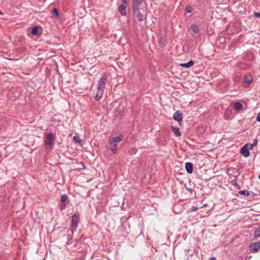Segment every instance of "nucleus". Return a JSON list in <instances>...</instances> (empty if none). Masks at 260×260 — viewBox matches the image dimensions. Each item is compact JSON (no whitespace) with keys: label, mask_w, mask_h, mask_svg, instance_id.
I'll list each match as a JSON object with an SVG mask.
<instances>
[{"label":"nucleus","mask_w":260,"mask_h":260,"mask_svg":"<svg viewBox=\"0 0 260 260\" xmlns=\"http://www.w3.org/2000/svg\"><path fill=\"white\" fill-rule=\"evenodd\" d=\"M135 10L133 11L134 17L137 18L138 21H142L146 18V8H140V10H137L135 7Z\"/></svg>","instance_id":"nucleus-1"},{"label":"nucleus","mask_w":260,"mask_h":260,"mask_svg":"<svg viewBox=\"0 0 260 260\" xmlns=\"http://www.w3.org/2000/svg\"><path fill=\"white\" fill-rule=\"evenodd\" d=\"M105 87V82H99L98 85L97 92L95 96V99L96 101H99L103 96L104 92V89Z\"/></svg>","instance_id":"nucleus-2"},{"label":"nucleus","mask_w":260,"mask_h":260,"mask_svg":"<svg viewBox=\"0 0 260 260\" xmlns=\"http://www.w3.org/2000/svg\"><path fill=\"white\" fill-rule=\"evenodd\" d=\"M128 0H121V3L118 8L119 13L123 16L126 15V8L128 5Z\"/></svg>","instance_id":"nucleus-3"},{"label":"nucleus","mask_w":260,"mask_h":260,"mask_svg":"<svg viewBox=\"0 0 260 260\" xmlns=\"http://www.w3.org/2000/svg\"><path fill=\"white\" fill-rule=\"evenodd\" d=\"M44 142L46 145L49 146L51 149L52 148L54 144V140L53 138V134L52 133H48L47 135Z\"/></svg>","instance_id":"nucleus-4"},{"label":"nucleus","mask_w":260,"mask_h":260,"mask_svg":"<svg viewBox=\"0 0 260 260\" xmlns=\"http://www.w3.org/2000/svg\"><path fill=\"white\" fill-rule=\"evenodd\" d=\"M135 7L137 10H140V8H146L145 4L143 2V0H133L132 4L133 11L135 10Z\"/></svg>","instance_id":"nucleus-5"},{"label":"nucleus","mask_w":260,"mask_h":260,"mask_svg":"<svg viewBox=\"0 0 260 260\" xmlns=\"http://www.w3.org/2000/svg\"><path fill=\"white\" fill-rule=\"evenodd\" d=\"M249 247L251 249V251L253 253H255L257 252L258 250L260 249V242L251 243Z\"/></svg>","instance_id":"nucleus-6"},{"label":"nucleus","mask_w":260,"mask_h":260,"mask_svg":"<svg viewBox=\"0 0 260 260\" xmlns=\"http://www.w3.org/2000/svg\"><path fill=\"white\" fill-rule=\"evenodd\" d=\"M173 119L175 121L178 122L180 124L183 120L182 114L179 111L176 112L173 115Z\"/></svg>","instance_id":"nucleus-7"},{"label":"nucleus","mask_w":260,"mask_h":260,"mask_svg":"<svg viewBox=\"0 0 260 260\" xmlns=\"http://www.w3.org/2000/svg\"><path fill=\"white\" fill-rule=\"evenodd\" d=\"M79 216L77 214H74L72 216V226L76 229L79 223Z\"/></svg>","instance_id":"nucleus-8"},{"label":"nucleus","mask_w":260,"mask_h":260,"mask_svg":"<svg viewBox=\"0 0 260 260\" xmlns=\"http://www.w3.org/2000/svg\"><path fill=\"white\" fill-rule=\"evenodd\" d=\"M249 150L248 147L245 145L241 148L240 152L244 157H247L250 155Z\"/></svg>","instance_id":"nucleus-9"},{"label":"nucleus","mask_w":260,"mask_h":260,"mask_svg":"<svg viewBox=\"0 0 260 260\" xmlns=\"http://www.w3.org/2000/svg\"><path fill=\"white\" fill-rule=\"evenodd\" d=\"M110 149L113 153H115L117 150V143L114 142L112 141H110Z\"/></svg>","instance_id":"nucleus-10"},{"label":"nucleus","mask_w":260,"mask_h":260,"mask_svg":"<svg viewBox=\"0 0 260 260\" xmlns=\"http://www.w3.org/2000/svg\"><path fill=\"white\" fill-rule=\"evenodd\" d=\"M185 169L188 173H191L193 171V165L191 162H186L185 164Z\"/></svg>","instance_id":"nucleus-11"},{"label":"nucleus","mask_w":260,"mask_h":260,"mask_svg":"<svg viewBox=\"0 0 260 260\" xmlns=\"http://www.w3.org/2000/svg\"><path fill=\"white\" fill-rule=\"evenodd\" d=\"M194 64V62L192 60H190L189 62L184 63H180L179 66L185 68H189L192 67Z\"/></svg>","instance_id":"nucleus-12"},{"label":"nucleus","mask_w":260,"mask_h":260,"mask_svg":"<svg viewBox=\"0 0 260 260\" xmlns=\"http://www.w3.org/2000/svg\"><path fill=\"white\" fill-rule=\"evenodd\" d=\"M257 143H258V140L257 139H255L253 141V142L252 143H251V144L248 143L245 145H246V147H248L250 150H252L254 146L257 145Z\"/></svg>","instance_id":"nucleus-13"},{"label":"nucleus","mask_w":260,"mask_h":260,"mask_svg":"<svg viewBox=\"0 0 260 260\" xmlns=\"http://www.w3.org/2000/svg\"><path fill=\"white\" fill-rule=\"evenodd\" d=\"M171 129L172 132L176 137H179L181 136V133L179 132V128L174 126H171Z\"/></svg>","instance_id":"nucleus-14"},{"label":"nucleus","mask_w":260,"mask_h":260,"mask_svg":"<svg viewBox=\"0 0 260 260\" xmlns=\"http://www.w3.org/2000/svg\"><path fill=\"white\" fill-rule=\"evenodd\" d=\"M123 138V136L122 135H120L119 136H117L113 137L111 141H113L114 142L116 143H118L120 142H121Z\"/></svg>","instance_id":"nucleus-15"},{"label":"nucleus","mask_w":260,"mask_h":260,"mask_svg":"<svg viewBox=\"0 0 260 260\" xmlns=\"http://www.w3.org/2000/svg\"><path fill=\"white\" fill-rule=\"evenodd\" d=\"M242 107H243L242 104L239 102H236L234 104V108L236 110H240L242 109Z\"/></svg>","instance_id":"nucleus-16"},{"label":"nucleus","mask_w":260,"mask_h":260,"mask_svg":"<svg viewBox=\"0 0 260 260\" xmlns=\"http://www.w3.org/2000/svg\"><path fill=\"white\" fill-rule=\"evenodd\" d=\"M31 33L34 35L37 36L39 34V27L35 26L32 28Z\"/></svg>","instance_id":"nucleus-17"},{"label":"nucleus","mask_w":260,"mask_h":260,"mask_svg":"<svg viewBox=\"0 0 260 260\" xmlns=\"http://www.w3.org/2000/svg\"><path fill=\"white\" fill-rule=\"evenodd\" d=\"M254 236L255 238L260 237V226L255 230Z\"/></svg>","instance_id":"nucleus-18"},{"label":"nucleus","mask_w":260,"mask_h":260,"mask_svg":"<svg viewBox=\"0 0 260 260\" xmlns=\"http://www.w3.org/2000/svg\"><path fill=\"white\" fill-rule=\"evenodd\" d=\"M191 29L196 34L198 33L199 31L198 27L195 24H193L191 26Z\"/></svg>","instance_id":"nucleus-19"},{"label":"nucleus","mask_w":260,"mask_h":260,"mask_svg":"<svg viewBox=\"0 0 260 260\" xmlns=\"http://www.w3.org/2000/svg\"><path fill=\"white\" fill-rule=\"evenodd\" d=\"M240 194L244 196L245 197H247L249 195V193L248 191L245 190H240L239 191Z\"/></svg>","instance_id":"nucleus-20"},{"label":"nucleus","mask_w":260,"mask_h":260,"mask_svg":"<svg viewBox=\"0 0 260 260\" xmlns=\"http://www.w3.org/2000/svg\"><path fill=\"white\" fill-rule=\"evenodd\" d=\"M68 200V197L66 194L61 195L60 197V202L61 203H64Z\"/></svg>","instance_id":"nucleus-21"},{"label":"nucleus","mask_w":260,"mask_h":260,"mask_svg":"<svg viewBox=\"0 0 260 260\" xmlns=\"http://www.w3.org/2000/svg\"><path fill=\"white\" fill-rule=\"evenodd\" d=\"M252 78L251 75H248L247 76H245V81L246 82H249V81H252Z\"/></svg>","instance_id":"nucleus-22"},{"label":"nucleus","mask_w":260,"mask_h":260,"mask_svg":"<svg viewBox=\"0 0 260 260\" xmlns=\"http://www.w3.org/2000/svg\"><path fill=\"white\" fill-rule=\"evenodd\" d=\"M73 140L76 142H77V143H81V140L79 138V136H74L73 137Z\"/></svg>","instance_id":"nucleus-23"},{"label":"nucleus","mask_w":260,"mask_h":260,"mask_svg":"<svg viewBox=\"0 0 260 260\" xmlns=\"http://www.w3.org/2000/svg\"><path fill=\"white\" fill-rule=\"evenodd\" d=\"M109 80L108 76L107 74L104 75L101 79V81H104Z\"/></svg>","instance_id":"nucleus-24"},{"label":"nucleus","mask_w":260,"mask_h":260,"mask_svg":"<svg viewBox=\"0 0 260 260\" xmlns=\"http://www.w3.org/2000/svg\"><path fill=\"white\" fill-rule=\"evenodd\" d=\"M52 13L53 14H54L56 16L58 17L59 16V13H58V12L57 11V10L56 9V8H54L53 11H52Z\"/></svg>","instance_id":"nucleus-25"},{"label":"nucleus","mask_w":260,"mask_h":260,"mask_svg":"<svg viewBox=\"0 0 260 260\" xmlns=\"http://www.w3.org/2000/svg\"><path fill=\"white\" fill-rule=\"evenodd\" d=\"M254 16L257 18H260V13L257 12H255L253 14Z\"/></svg>","instance_id":"nucleus-26"},{"label":"nucleus","mask_w":260,"mask_h":260,"mask_svg":"<svg viewBox=\"0 0 260 260\" xmlns=\"http://www.w3.org/2000/svg\"><path fill=\"white\" fill-rule=\"evenodd\" d=\"M186 189L190 193V194H192V192H193V190L192 189L190 188H188V187H186Z\"/></svg>","instance_id":"nucleus-27"},{"label":"nucleus","mask_w":260,"mask_h":260,"mask_svg":"<svg viewBox=\"0 0 260 260\" xmlns=\"http://www.w3.org/2000/svg\"><path fill=\"white\" fill-rule=\"evenodd\" d=\"M198 209V208L197 207H192V208L191 209V211H196Z\"/></svg>","instance_id":"nucleus-28"},{"label":"nucleus","mask_w":260,"mask_h":260,"mask_svg":"<svg viewBox=\"0 0 260 260\" xmlns=\"http://www.w3.org/2000/svg\"><path fill=\"white\" fill-rule=\"evenodd\" d=\"M256 120L257 121L260 122V112L257 115Z\"/></svg>","instance_id":"nucleus-29"},{"label":"nucleus","mask_w":260,"mask_h":260,"mask_svg":"<svg viewBox=\"0 0 260 260\" xmlns=\"http://www.w3.org/2000/svg\"><path fill=\"white\" fill-rule=\"evenodd\" d=\"M66 205L67 204H62L60 205V208H61V209H63L65 208L66 206Z\"/></svg>","instance_id":"nucleus-30"},{"label":"nucleus","mask_w":260,"mask_h":260,"mask_svg":"<svg viewBox=\"0 0 260 260\" xmlns=\"http://www.w3.org/2000/svg\"><path fill=\"white\" fill-rule=\"evenodd\" d=\"M186 11L188 13H191V8L190 7L187 8V9H186Z\"/></svg>","instance_id":"nucleus-31"},{"label":"nucleus","mask_w":260,"mask_h":260,"mask_svg":"<svg viewBox=\"0 0 260 260\" xmlns=\"http://www.w3.org/2000/svg\"><path fill=\"white\" fill-rule=\"evenodd\" d=\"M210 260H217L215 257H212L210 258Z\"/></svg>","instance_id":"nucleus-32"},{"label":"nucleus","mask_w":260,"mask_h":260,"mask_svg":"<svg viewBox=\"0 0 260 260\" xmlns=\"http://www.w3.org/2000/svg\"><path fill=\"white\" fill-rule=\"evenodd\" d=\"M186 84V85L188 84H190V82H184Z\"/></svg>","instance_id":"nucleus-33"},{"label":"nucleus","mask_w":260,"mask_h":260,"mask_svg":"<svg viewBox=\"0 0 260 260\" xmlns=\"http://www.w3.org/2000/svg\"><path fill=\"white\" fill-rule=\"evenodd\" d=\"M258 178L260 179V174L259 175Z\"/></svg>","instance_id":"nucleus-34"},{"label":"nucleus","mask_w":260,"mask_h":260,"mask_svg":"<svg viewBox=\"0 0 260 260\" xmlns=\"http://www.w3.org/2000/svg\"><path fill=\"white\" fill-rule=\"evenodd\" d=\"M0 14H2V13L1 12H0Z\"/></svg>","instance_id":"nucleus-35"}]
</instances>
